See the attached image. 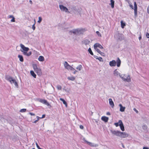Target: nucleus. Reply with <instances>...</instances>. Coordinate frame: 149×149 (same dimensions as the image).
Returning a JSON list of instances; mask_svg holds the SVG:
<instances>
[{
	"mask_svg": "<svg viewBox=\"0 0 149 149\" xmlns=\"http://www.w3.org/2000/svg\"><path fill=\"white\" fill-rule=\"evenodd\" d=\"M64 65H69L68 63L65 61L64 63Z\"/></svg>",
	"mask_w": 149,
	"mask_h": 149,
	"instance_id": "nucleus-42",
	"label": "nucleus"
},
{
	"mask_svg": "<svg viewBox=\"0 0 149 149\" xmlns=\"http://www.w3.org/2000/svg\"><path fill=\"white\" fill-rule=\"evenodd\" d=\"M109 101L110 105L111 106L112 108H113L114 106V105L112 99L111 98H110L109 99Z\"/></svg>",
	"mask_w": 149,
	"mask_h": 149,
	"instance_id": "nucleus-15",
	"label": "nucleus"
},
{
	"mask_svg": "<svg viewBox=\"0 0 149 149\" xmlns=\"http://www.w3.org/2000/svg\"><path fill=\"white\" fill-rule=\"evenodd\" d=\"M50 88H51V89L52 90V91H50L49 92L50 94H52V92H53V91L54 89V88L52 85H51Z\"/></svg>",
	"mask_w": 149,
	"mask_h": 149,
	"instance_id": "nucleus-30",
	"label": "nucleus"
},
{
	"mask_svg": "<svg viewBox=\"0 0 149 149\" xmlns=\"http://www.w3.org/2000/svg\"><path fill=\"white\" fill-rule=\"evenodd\" d=\"M116 63L117 65H120L121 61L119 58H118L116 62L115 60H113L109 62L110 65H116Z\"/></svg>",
	"mask_w": 149,
	"mask_h": 149,
	"instance_id": "nucleus-6",
	"label": "nucleus"
},
{
	"mask_svg": "<svg viewBox=\"0 0 149 149\" xmlns=\"http://www.w3.org/2000/svg\"><path fill=\"white\" fill-rule=\"evenodd\" d=\"M146 36L147 38H149V33H147L146 34Z\"/></svg>",
	"mask_w": 149,
	"mask_h": 149,
	"instance_id": "nucleus-38",
	"label": "nucleus"
},
{
	"mask_svg": "<svg viewBox=\"0 0 149 149\" xmlns=\"http://www.w3.org/2000/svg\"><path fill=\"white\" fill-rule=\"evenodd\" d=\"M18 57L19 58V60L21 62L23 61V58L22 56L19 55L18 56Z\"/></svg>",
	"mask_w": 149,
	"mask_h": 149,
	"instance_id": "nucleus-26",
	"label": "nucleus"
},
{
	"mask_svg": "<svg viewBox=\"0 0 149 149\" xmlns=\"http://www.w3.org/2000/svg\"><path fill=\"white\" fill-rule=\"evenodd\" d=\"M87 43L88 44L89 43V42H90V41H88V40H85L84 41V42H87Z\"/></svg>",
	"mask_w": 149,
	"mask_h": 149,
	"instance_id": "nucleus-52",
	"label": "nucleus"
},
{
	"mask_svg": "<svg viewBox=\"0 0 149 149\" xmlns=\"http://www.w3.org/2000/svg\"><path fill=\"white\" fill-rule=\"evenodd\" d=\"M26 111V109H21L20 110V112H25Z\"/></svg>",
	"mask_w": 149,
	"mask_h": 149,
	"instance_id": "nucleus-34",
	"label": "nucleus"
},
{
	"mask_svg": "<svg viewBox=\"0 0 149 149\" xmlns=\"http://www.w3.org/2000/svg\"><path fill=\"white\" fill-rule=\"evenodd\" d=\"M33 69L38 75H40L41 74V70L39 67H38L37 66H33Z\"/></svg>",
	"mask_w": 149,
	"mask_h": 149,
	"instance_id": "nucleus-7",
	"label": "nucleus"
},
{
	"mask_svg": "<svg viewBox=\"0 0 149 149\" xmlns=\"http://www.w3.org/2000/svg\"><path fill=\"white\" fill-rule=\"evenodd\" d=\"M56 88L58 90H61V89L62 87L61 86L59 85H57L56 86Z\"/></svg>",
	"mask_w": 149,
	"mask_h": 149,
	"instance_id": "nucleus-33",
	"label": "nucleus"
},
{
	"mask_svg": "<svg viewBox=\"0 0 149 149\" xmlns=\"http://www.w3.org/2000/svg\"><path fill=\"white\" fill-rule=\"evenodd\" d=\"M36 146H37V148H38V149H42L40 148V147L38 145V144H37V143H36Z\"/></svg>",
	"mask_w": 149,
	"mask_h": 149,
	"instance_id": "nucleus-41",
	"label": "nucleus"
},
{
	"mask_svg": "<svg viewBox=\"0 0 149 149\" xmlns=\"http://www.w3.org/2000/svg\"><path fill=\"white\" fill-rule=\"evenodd\" d=\"M129 136V134L125 132H120L119 137L122 138H125Z\"/></svg>",
	"mask_w": 149,
	"mask_h": 149,
	"instance_id": "nucleus-10",
	"label": "nucleus"
},
{
	"mask_svg": "<svg viewBox=\"0 0 149 149\" xmlns=\"http://www.w3.org/2000/svg\"><path fill=\"white\" fill-rule=\"evenodd\" d=\"M45 117V115L43 114L42 115V117L40 118H44Z\"/></svg>",
	"mask_w": 149,
	"mask_h": 149,
	"instance_id": "nucleus-44",
	"label": "nucleus"
},
{
	"mask_svg": "<svg viewBox=\"0 0 149 149\" xmlns=\"http://www.w3.org/2000/svg\"><path fill=\"white\" fill-rule=\"evenodd\" d=\"M7 80L12 84H14L17 88H18V85L17 82L12 77H8Z\"/></svg>",
	"mask_w": 149,
	"mask_h": 149,
	"instance_id": "nucleus-4",
	"label": "nucleus"
},
{
	"mask_svg": "<svg viewBox=\"0 0 149 149\" xmlns=\"http://www.w3.org/2000/svg\"><path fill=\"white\" fill-rule=\"evenodd\" d=\"M35 23L32 26V28L33 29V30H34L35 29Z\"/></svg>",
	"mask_w": 149,
	"mask_h": 149,
	"instance_id": "nucleus-40",
	"label": "nucleus"
},
{
	"mask_svg": "<svg viewBox=\"0 0 149 149\" xmlns=\"http://www.w3.org/2000/svg\"><path fill=\"white\" fill-rule=\"evenodd\" d=\"M111 132L112 134H113L116 135L117 136L119 137L120 131H118L111 130Z\"/></svg>",
	"mask_w": 149,
	"mask_h": 149,
	"instance_id": "nucleus-12",
	"label": "nucleus"
},
{
	"mask_svg": "<svg viewBox=\"0 0 149 149\" xmlns=\"http://www.w3.org/2000/svg\"><path fill=\"white\" fill-rule=\"evenodd\" d=\"M121 27L122 28H123L125 26V23H124L123 21H121Z\"/></svg>",
	"mask_w": 149,
	"mask_h": 149,
	"instance_id": "nucleus-28",
	"label": "nucleus"
},
{
	"mask_svg": "<svg viewBox=\"0 0 149 149\" xmlns=\"http://www.w3.org/2000/svg\"><path fill=\"white\" fill-rule=\"evenodd\" d=\"M127 2L128 3V4H129V5L130 7L132 9H134V15L135 16H137V6L136 2H134V8H133V5L130 3L131 2L129 0Z\"/></svg>",
	"mask_w": 149,
	"mask_h": 149,
	"instance_id": "nucleus-3",
	"label": "nucleus"
},
{
	"mask_svg": "<svg viewBox=\"0 0 149 149\" xmlns=\"http://www.w3.org/2000/svg\"><path fill=\"white\" fill-rule=\"evenodd\" d=\"M80 129H83L84 128V127L82 125H80Z\"/></svg>",
	"mask_w": 149,
	"mask_h": 149,
	"instance_id": "nucleus-45",
	"label": "nucleus"
},
{
	"mask_svg": "<svg viewBox=\"0 0 149 149\" xmlns=\"http://www.w3.org/2000/svg\"><path fill=\"white\" fill-rule=\"evenodd\" d=\"M107 115H110L111 114L109 112H108L107 113Z\"/></svg>",
	"mask_w": 149,
	"mask_h": 149,
	"instance_id": "nucleus-49",
	"label": "nucleus"
},
{
	"mask_svg": "<svg viewBox=\"0 0 149 149\" xmlns=\"http://www.w3.org/2000/svg\"><path fill=\"white\" fill-rule=\"evenodd\" d=\"M30 73L31 75L33 76L34 78H36V75L34 73V72L33 71H30Z\"/></svg>",
	"mask_w": 149,
	"mask_h": 149,
	"instance_id": "nucleus-25",
	"label": "nucleus"
},
{
	"mask_svg": "<svg viewBox=\"0 0 149 149\" xmlns=\"http://www.w3.org/2000/svg\"><path fill=\"white\" fill-rule=\"evenodd\" d=\"M75 67H72L71 66H65V68L69 71L73 72L74 74L75 73Z\"/></svg>",
	"mask_w": 149,
	"mask_h": 149,
	"instance_id": "nucleus-8",
	"label": "nucleus"
},
{
	"mask_svg": "<svg viewBox=\"0 0 149 149\" xmlns=\"http://www.w3.org/2000/svg\"><path fill=\"white\" fill-rule=\"evenodd\" d=\"M45 93H46V91H45Z\"/></svg>",
	"mask_w": 149,
	"mask_h": 149,
	"instance_id": "nucleus-55",
	"label": "nucleus"
},
{
	"mask_svg": "<svg viewBox=\"0 0 149 149\" xmlns=\"http://www.w3.org/2000/svg\"><path fill=\"white\" fill-rule=\"evenodd\" d=\"M113 74L116 77H118V75L120 76V74H121L118 72L117 70H116L114 71Z\"/></svg>",
	"mask_w": 149,
	"mask_h": 149,
	"instance_id": "nucleus-20",
	"label": "nucleus"
},
{
	"mask_svg": "<svg viewBox=\"0 0 149 149\" xmlns=\"http://www.w3.org/2000/svg\"><path fill=\"white\" fill-rule=\"evenodd\" d=\"M29 114L31 116H35V114L34 113H32L30 112L29 113Z\"/></svg>",
	"mask_w": 149,
	"mask_h": 149,
	"instance_id": "nucleus-43",
	"label": "nucleus"
},
{
	"mask_svg": "<svg viewBox=\"0 0 149 149\" xmlns=\"http://www.w3.org/2000/svg\"><path fill=\"white\" fill-rule=\"evenodd\" d=\"M101 119L104 122H107L109 120V118L107 117L104 116L102 117Z\"/></svg>",
	"mask_w": 149,
	"mask_h": 149,
	"instance_id": "nucleus-19",
	"label": "nucleus"
},
{
	"mask_svg": "<svg viewBox=\"0 0 149 149\" xmlns=\"http://www.w3.org/2000/svg\"><path fill=\"white\" fill-rule=\"evenodd\" d=\"M97 47L101 49H103V47L100 44L98 43H96L94 45V48L96 51H97V49H99Z\"/></svg>",
	"mask_w": 149,
	"mask_h": 149,
	"instance_id": "nucleus-11",
	"label": "nucleus"
},
{
	"mask_svg": "<svg viewBox=\"0 0 149 149\" xmlns=\"http://www.w3.org/2000/svg\"><path fill=\"white\" fill-rule=\"evenodd\" d=\"M97 52L99 53L101 55L103 56H105V54L104 53L101 52L99 49H97Z\"/></svg>",
	"mask_w": 149,
	"mask_h": 149,
	"instance_id": "nucleus-27",
	"label": "nucleus"
},
{
	"mask_svg": "<svg viewBox=\"0 0 149 149\" xmlns=\"http://www.w3.org/2000/svg\"><path fill=\"white\" fill-rule=\"evenodd\" d=\"M59 7L61 10L63 11H65L66 12H69L68 11V9L65 7L64 6H63L62 5H60L59 6Z\"/></svg>",
	"mask_w": 149,
	"mask_h": 149,
	"instance_id": "nucleus-13",
	"label": "nucleus"
},
{
	"mask_svg": "<svg viewBox=\"0 0 149 149\" xmlns=\"http://www.w3.org/2000/svg\"><path fill=\"white\" fill-rule=\"evenodd\" d=\"M36 117L37 118V119L34 121L33 122V123H36L39 120V118H40V117H38V116H37Z\"/></svg>",
	"mask_w": 149,
	"mask_h": 149,
	"instance_id": "nucleus-32",
	"label": "nucleus"
},
{
	"mask_svg": "<svg viewBox=\"0 0 149 149\" xmlns=\"http://www.w3.org/2000/svg\"><path fill=\"white\" fill-rule=\"evenodd\" d=\"M60 100L63 102V104L65 105V107H67L68 105L66 101L63 99L62 98H60Z\"/></svg>",
	"mask_w": 149,
	"mask_h": 149,
	"instance_id": "nucleus-21",
	"label": "nucleus"
},
{
	"mask_svg": "<svg viewBox=\"0 0 149 149\" xmlns=\"http://www.w3.org/2000/svg\"><path fill=\"white\" fill-rule=\"evenodd\" d=\"M88 51L89 52V53H90V54L91 55H93V53L91 49L90 48H89L88 49Z\"/></svg>",
	"mask_w": 149,
	"mask_h": 149,
	"instance_id": "nucleus-31",
	"label": "nucleus"
},
{
	"mask_svg": "<svg viewBox=\"0 0 149 149\" xmlns=\"http://www.w3.org/2000/svg\"><path fill=\"white\" fill-rule=\"evenodd\" d=\"M119 106L120 107V111L122 112H124L125 111V107H123L122 105L121 104H119Z\"/></svg>",
	"mask_w": 149,
	"mask_h": 149,
	"instance_id": "nucleus-18",
	"label": "nucleus"
},
{
	"mask_svg": "<svg viewBox=\"0 0 149 149\" xmlns=\"http://www.w3.org/2000/svg\"><path fill=\"white\" fill-rule=\"evenodd\" d=\"M133 110L135 111L137 113H138V111L136 110V108H134L133 109Z\"/></svg>",
	"mask_w": 149,
	"mask_h": 149,
	"instance_id": "nucleus-39",
	"label": "nucleus"
},
{
	"mask_svg": "<svg viewBox=\"0 0 149 149\" xmlns=\"http://www.w3.org/2000/svg\"><path fill=\"white\" fill-rule=\"evenodd\" d=\"M74 66V67H75V73L78 71H80L81 70V66Z\"/></svg>",
	"mask_w": 149,
	"mask_h": 149,
	"instance_id": "nucleus-17",
	"label": "nucleus"
},
{
	"mask_svg": "<svg viewBox=\"0 0 149 149\" xmlns=\"http://www.w3.org/2000/svg\"><path fill=\"white\" fill-rule=\"evenodd\" d=\"M65 91H67V90H66H66H65Z\"/></svg>",
	"mask_w": 149,
	"mask_h": 149,
	"instance_id": "nucleus-54",
	"label": "nucleus"
},
{
	"mask_svg": "<svg viewBox=\"0 0 149 149\" xmlns=\"http://www.w3.org/2000/svg\"><path fill=\"white\" fill-rule=\"evenodd\" d=\"M67 79L70 81H74L75 79V77L72 76H70L68 77H67Z\"/></svg>",
	"mask_w": 149,
	"mask_h": 149,
	"instance_id": "nucleus-16",
	"label": "nucleus"
},
{
	"mask_svg": "<svg viewBox=\"0 0 149 149\" xmlns=\"http://www.w3.org/2000/svg\"><path fill=\"white\" fill-rule=\"evenodd\" d=\"M20 46L22 49L23 51H22L23 52V54L26 56H30L31 54V52H30L28 53L27 52L28 51L29 49L28 47H26L25 46L22 45V44H20Z\"/></svg>",
	"mask_w": 149,
	"mask_h": 149,
	"instance_id": "nucleus-2",
	"label": "nucleus"
},
{
	"mask_svg": "<svg viewBox=\"0 0 149 149\" xmlns=\"http://www.w3.org/2000/svg\"><path fill=\"white\" fill-rule=\"evenodd\" d=\"M143 149H149L148 147H144L143 148Z\"/></svg>",
	"mask_w": 149,
	"mask_h": 149,
	"instance_id": "nucleus-48",
	"label": "nucleus"
},
{
	"mask_svg": "<svg viewBox=\"0 0 149 149\" xmlns=\"http://www.w3.org/2000/svg\"><path fill=\"white\" fill-rule=\"evenodd\" d=\"M142 128L144 130H146L147 129V126L146 125H143L142 126Z\"/></svg>",
	"mask_w": 149,
	"mask_h": 149,
	"instance_id": "nucleus-29",
	"label": "nucleus"
},
{
	"mask_svg": "<svg viewBox=\"0 0 149 149\" xmlns=\"http://www.w3.org/2000/svg\"><path fill=\"white\" fill-rule=\"evenodd\" d=\"M32 149H35L34 148H33Z\"/></svg>",
	"mask_w": 149,
	"mask_h": 149,
	"instance_id": "nucleus-56",
	"label": "nucleus"
},
{
	"mask_svg": "<svg viewBox=\"0 0 149 149\" xmlns=\"http://www.w3.org/2000/svg\"><path fill=\"white\" fill-rule=\"evenodd\" d=\"M39 101L40 102L45 104L47 106L49 105V103L46 100H45L44 99H41Z\"/></svg>",
	"mask_w": 149,
	"mask_h": 149,
	"instance_id": "nucleus-14",
	"label": "nucleus"
},
{
	"mask_svg": "<svg viewBox=\"0 0 149 149\" xmlns=\"http://www.w3.org/2000/svg\"><path fill=\"white\" fill-rule=\"evenodd\" d=\"M42 19L41 17H39V20L38 21V22L40 23V22L41 21Z\"/></svg>",
	"mask_w": 149,
	"mask_h": 149,
	"instance_id": "nucleus-35",
	"label": "nucleus"
},
{
	"mask_svg": "<svg viewBox=\"0 0 149 149\" xmlns=\"http://www.w3.org/2000/svg\"><path fill=\"white\" fill-rule=\"evenodd\" d=\"M38 60L40 61H42L44 60V58L42 56H40L38 58Z\"/></svg>",
	"mask_w": 149,
	"mask_h": 149,
	"instance_id": "nucleus-22",
	"label": "nucleus"
},
{
	"mask_svg": "<svg viewBox=\"0 0 149 149\" xmlns=\"http://www.w3.org/2000/svg\"><path fill=\"white\" fill-rule=\"evenodd\" d=\"M96 33L98 36H100V37L101 36V35L100 34V33L98 31H97Z\"/></svg>",
	"mask_w": 149,
	"mask_h": 149,
	"instance_id": "nucleus-37",
	"label": "nucleus"
},
{
	"mask_svg": "<svg viewBox=\"0 0 149 149\" xmlns=\"http://www.w3.org/2000/svg\"><path fill=\"white\" fill-rule=\"evenodd\" d=\"M13 16L12 15H10L8 16V18H13Z\"/></svg>",
	"mask_w": 149,
	"mask_h": 149,
	"instance_id": "nucleus-46",
	"label": "nucleus"
},
{
	"mask_svg": "<svg viewBox=\"0 0 149 149\" xmlns=\"http://www.w3.org/2000/svg\"><path fill=\"white\" fill-rule=\"evenodd\" d=\"M120 77L124 81L130 83L131 81L130 76L129 74H120Z\"/></svg>",
	"mask_w": 149,
	"mask_h": 149,
	"instance_id": "nucleus-1",
	"label": "nucleus"
},
{
	"mask_svg": "<svg viewBox=\"0 0 149 149\" xmlns=\"http://www.w3.org/2000/svg\"><path fill=\"white\" fill-rule=\"evenodd\" d=\"M29 1V2H30V3L31 4H32L33 3H32V1L31 0H30Z\"/></svg>",
	"mask_w": 149,
	"mask_h": 149,
	"instance_id": "nucleus-51",
	"label": "nucleus"
},
{
	"mask_svg": "<svg viewBox=\"0 0 149 149\" xmlns=\"http://www.w3.org/2000/svg\"><path fill=\"white\" fill-rule=\"evenodd\" d=\"M83 140L87 144L90 146L93 147H97L98 146V145L97 144H95L94 143L86 141L85 139H84Z\"/></svg>",
	"mask_w": 149,
	"mask_h": 149,
	"instance_id": "nucleus-9",
	"label": "nucleus"
},
{
	"mask_svg": "<svg viewBox=\"0 0 149 149\" xmlns=\"http://www.w3.org/2000/svg\"><path fill=\"white\" fill-rule=\"evenodd\" d=\"M98 59L100 60V61H101L102 60V58L101 57H100L99 58H98Z\"/></svg>",
	"mask_w": 149,
	"mask_h": 149,
	"instance_id": "nucleus-47",
	"label": "nucleus"
},
{
	"mask_svg": "<svg viewBox=\"0 0 149 149\" xmlns=\"http://www.w3.org/2000/svg\"><path fill=\"white\" fill-rule=\"evenodd\" d=\"M114 125L116 127H117L119 125L120 127L121 130L123 131H124V127L122 121L121 120H119L118 123H115Z\"/></svg>",
	"mask_w": 149,
	"mask_h": 149,
	"instance_id": "nucleus-5",
	"label": "nucleus"
},
{
	"mask_svg": "<svg viewBox=\"0 0 149 149\" xmlns=\"http://www.w3.org/2000/svg\"><path fill=\"white\" fill-rule=\"evenodd\" d=\"M11 21L12 22H15V18L14 16L12 18V19L11 20Z\"/></svg>",
	"mask_w": 149,
	"mask_h": 149,
	"instance_id": "nucleus-36",
	"label": "nucleus"
},
{
	"mask_svg": "<svg viewBox=\"0 0 149 149\" xmlns=\"http://www.w3.org/2000/svg\"><path fill=\"white\" fill-rule=\"evenodd\" d=\"M141 35H140L139 37V40H140L141 39Z\"/></svg>",
	"mask_w": 149,
	"mask_h": 149,
	"instance_id": "nucleus-50",
	"label": "nucleus"
},
{
	"mask_svg": "<svg viewBox=\"0 0 149 149\" xmlns=\"http://www.w3.org/2000/svg\"><path fill=\"white\" fill-rule=\"evenodd\" d=\"M111 7L112 8H113L114 6V2L115 1L113 0H111Z\"/></svg>",
	"mask_w": 149,
	"mask_h": 149,
	"instance_id": "nucleus-24",
	"label": "nucleus"
},
{
	"mask_svg": "<svg viewBox=\"0 0 149 149\" xmlns=\"http://www.w3.org/2000/svg\"><path fill=\"white\" fill-rule=\"evenodd\" d=\"M129 1V0H126V1H127V2H128V1Z\"/></svg>",
	"mask_w": 149,
	"mask_h": 149,
	"instance_id": "nucleus-53",
	"label": "nucleus"
},
{
	"mask_svg": "<svg viewBox=\"0 0 149 149\" xmlns=\"http://www.w3.org/2000/svg\"><path fill=\"white\" fill-rule=\"evenodd\" d=\"M70 32L71 33H73L74 34H77L79 33V31L78 29H77L73 30V31H70Z\"/></svg>",
	"mask_w": 149,
	"mask_h": 149,
	"instance_id": "nucleus-23",
	"label": "nucleus"
}]
</instances>
